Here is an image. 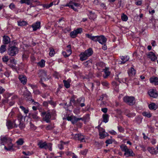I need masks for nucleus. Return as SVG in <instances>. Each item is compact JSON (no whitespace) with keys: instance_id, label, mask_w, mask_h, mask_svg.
<instances>
[{"instance_id":"42","label":"nucleus","mask_w":158,"mask_h":158,"mask_svg":"<svg viewBox=\"0 0 158 158\" xmlns=\"http://www.w3.org/2000/svg\"><path fill=\"white\" fill-rule=\"evenodd\" d=\"M19 108L24 112V113L26 114L29 112L28 109L26 108L23 106H20Z\"/></svg>"},{"instance_id":"63","label":"nucleus","mask_w":158,"mask_h":158,"mask_svg":"<svg viewBox=\"0 0 158 158\" xmlns=\"http://www.w3.org/2000/svg\"><path fill=\"white\" fill-rule=\"evenodd\" d=\"M58 147L59 148L60 150H62L64 148L63 145V144L60 143L58 145Z\"/></svg>"},{"instance_id":"2","label":"nucleus","mask_w":158,"mask_h":158,"mask_svg":"<svg viewBox=\"0 0 158 158\" xmlns=\"http://www.w3.org/2000/svg\"><path fill=\"white\" fill-rule=\"evenodd\" d=\"M69 6L76 11H77V8L78 7H80V4L78 2H76L74 1H72L67 3L66 5Z\"/></svg>"},{"instance_id":"50","label":"nucleus","mask_w":158,"mask_h":158,"mask_svg":"<svg viewBox=\"0 0 158 158\" xmlns=\"http://www.w3.org/2000/svg\"><path fill=\"white\" fill-rule=\"evenodd\" d=\"M60 28L62 29V31L65 33H66L71 30V29L69 27H67L65 29H63V27L61 26H60Z\"/></svg>"},{"instance_id":"20","label":"nucleus","mask_w":158,"mask_h":158,"mask_svg":"<svg viewBox=\"0 0 158 158\" xmlns=\"http://www.w3.org/2000/svg\"><path fill=\"white\" fill-rule=\"evenodd\" d=\"M128 73L130 76H134L136 74V71L133 67H131L128 69Z\"/></svg>"},{"instance_id":"58","label":"nucleus","mask_w":158,"mask_h":158,"mask_svg":"<svg viewBox=\"0 0 158 158\" xmlns=\"http://www.w3.org/2000/svg\"><path fill=\"white\" fill-rule=\"evenodd\" d=\"M106 143L107 144L106 145V146H107L108 144H110L112 143H113V141L111 139H109L107 140L106 141Z\"/></svg>"},{"instance_id":"11","label":"nucleus","mask_w":158,"mask_h":158,"mask_svg":"<svg viewBox=\"0 0 158 158\" xmlns=\"http://www.w3.org/2000/svg\"><path fill=\"white\" fill-rule=\"evenodd\" d=\"M148 94L150 97L153 98H156L158 96L156 90L155 89H150L149 90Z\"/></svg>"},{"instance_id":"52","label":"nucleus","mask_w":158,"mask_h":158,"mask_svg":"<svg viewBox=\"0 0 158 158\" xmlns=\"http://www.w3.org/2000/svg\"><path fill=\"white\" fill-rule=\"evenodd\" d=\"M19 127L21 129H23L25 127V125L24 124L21 122H19Z\"/></svg>"},{"instance_id":"14","label":"nucleus","mask_w":158,"mask_h":158,"mask_svg":"<svg viewBox=\"0 0 158 158\" xmlns=\"http://www.w3.org/2000/svg\"><path fill=\"white\" fill-rule=\"evenodd\" d=\"M27 95L25 94V93L24 94V95L25 96H27L28 98V100L31 101V102H34L33 104L34 105L37 104L38 106H39V104L38 102H35L34 100L32 99V96L31 95V94L29 91H27Z\"/></svg>"},{"instance_id":"19","label":"nucleus","mask_w":158,"mask_h":158,"mask_svg":"<svg viewBox=\"0 0 158 158\" xmlns=\"http://www.w3.org/2000/svg\"><path fill=\"white\" fill-rule=\"evenodd\" d=\"M150 82L154 85H158V78L156 77H152L150 78Z\"/></svg>"},{"instance_id":"45","label":"nucleus","mask_w":158,"mask_h":158,"mask_svg":"<svg viewBox=\"0 0 158 158\" xmlns=\"http://www.w3.org/2000/svg\"><path fill=\"white\" fill-rule=\"evenodd\" d=\"M77 34L74 30L73 31H72L70 33V36L71 37L73 38L76 37L77 36Z\"/></svg>"},{"instance_id":"7","label":"nucleus","mask_w":158,"mask_h":158,"mask_svg":"<svg viewBox=\"0 0 158 158\" xmlns=\"http://www.w3.org/2000/svg\"><path fill=\"white\" fill-rule=\"evenodd\" d=\"M18 48L15 46L9 47L8 49V53L11 56H13L18 53Z\"/></svg>"},{"instance_id":"49","label":"nucleus","mask_w":158,"mask_h":158,"mask_svg":"<svg viewBox=\"0 0 158 158\" xmlns=\"http://www.w3.org/2000/svg\"><path fill=\"white\" fill-rule=\"evenodd\" d=\"M117 128L118 131L120 132L123 133L124 132V129L122 126H118L117 127Z\"/></svg>"},{"instance_id":"41","label":"nucleus","mask_w":158,"mask_h":158,"mask_svg":"<svg viewBox=\"0 0 158 158\" xmlns=\"http://www.w3.org/2000/svg\"><path fill=\"white\" fill-rule=\"evenodd\" d=\"M99 135L100 136L99 138L100 139H103L105 138V137L108 136V134L107 132H103L101 134H99Z\"/></svg>"},{"instance_id":"5","label":"nucleus","mask_w":158,"mask_h":158,"mask_svg":"<svg viewBox=\"0 0 158 158\" xmlns=\"http://www.w3.org/2000/svg\"><path fill=\"white\" fill-rule=\"evenodd\" d=\"M73 138L75 140H78L80 141L81 142H85V137L81 133L71 134Z\"/></svg>"},{"instance_id":"4","label":"nucleus","mask_w":158,"mask_h":158,"mask_svg":"<svg viewBox=\"0 0 158 158\" xmlns=\"http://www.w3.org/2000/svg\"><path fill=\"white\" fill-rule=\"evenodd\" d=\"M123 100L124 102L129 105H133L135 103V98L132 96H125L123 97Z\"/></svg>"},{"instance_id":"28","label":"nucleus","mask_w":158,"mask_h":158,"mask_svg":"<svg viewBox=\"0 0 158 158\" xmlns=\"http://www.w3.org/2000/svg\"><path fill=\"white\" fill-rule=\"evenodd\" d=\"M30 115L31 117H32L35 120H38L39 118V117L38 116V113L37 112H35L32 113L30 114Z\"/></svg>"},{"instance_id":"37","label":"nucleus","mask_w":158,"mask_h":158,"mask_svg":"<svg viewBox=\"0 0 158 158\" xmlns=\"http://www.w3.org/2000/svg\"><path fill=\"white\" fill-rule=\"evenodd\" d=\"M24 143V139L23 138L19 139L16 142V143L18 145H22Z\"/></svg>"},{"instance_id":"59","label":"nucleus","mask_w":158,"mask_h":158,"mask_svg":"<svg viewBox=\"0 0 158 158\" xmlns=\"http://www.w3.org/2000/svg\"><path fill=\"white\" fill-rule=\"evenodd\" d=\"M74 30L77 34L81 33L82 31V28H77Z\"/></svg>"},{"instance_id":"31","label":"nucleus","mask_w":158,"mask_h":158,"mask_svg":"<svg viewBox=\"0 0 158 158\" xmlns=\"http://www.w3.org/2000/svg\"><path fill=\"white\" fill-rule=\"evenodd\" d=\"M148 107L151 110H156L157 108V106L154 103H152L149 104Z\"/></svg>"},{"instance_id":"38","label":"nucleus","mask_w":158,"mask_h":158,"mask_svg":"<svg viewBox=\"0 0 158 158\" xmlns=\"http://www.w3.org/2000/svg\"><path fill=\"white\" fill-rule=\"evenodd\" d=\"M20 2L21 4L25 3L27 5H29L31 3V0H21Z\"/></svg>"},{"instance_id":"40","label":"nucleus","mask_w":158,"mask_h":158,"mask_svg":"<svg viewBox=\"0 0 158 158\" xmlns=\"http://www.w3.org/2000/svg\"><path fill=\"white\" fill-rule=\"evenodd\" d=\"M96 65L97 67H100L101 68H103L105 66V64L102 62H98L96 63Z\"/></svg>"},{"instance_id":"51","label":"nucleus","mask_w":158,"mask_h":158,"mask_svg":"<svg viewBox=\"0 0 158 158\" xmlns=\"http://www.w3.org/2000/svg\"><path fill=\"white\" fill-rule=\"evenodd\" d=\"M121 19L123 21H126L128 19V17L126 15L123 14L121 16Z\"/></svg>"},{"instance_id":"6","label":"nucleus","mask_w":158,"mask_h":158,"mask_svg":"<svg viewBox=\"0 0 158 158\" xmlns=\"http://www.w3.org/2000/svg\"><path fill=\"white\" fill-rule=\"evenodd\" d=\"M41 115L43 117L44 120L47 123L50 122V119L51 118V115L50 112L48 111V112H44L41 113Z\"/></svg>"},{"instance_id":"61","label":"nucleus","mask_w":158,"mask_h":158,"mask_svg":"<svg viewBox=\"0 0 158 158\" xmlns=\"http://www.w3.org/2000/svg\"><path fill=\"white\" fill-rule=\"evenodd\" d=\"M142 3V0H138L135 2V4L136 5L140 6L141 5Z\"/></svg>"},{"instance_id":"35","label":"nucleus","mask_w":158,"mask_h":158,"mask_svg":"<svg viewBox=\"0 0 158 158\" xmlns=\"http://www.w3.org/2000/svg\"><path fill=\"white\" fill-rule=\"evenodd\" d=\"M89 119V116L88 114H87L86 116L83 117V118H77V121L82 120V121H88Z\"/></svg>"},{"instance_id":"36","label":"nucleus","mask_w":158,"mask_h":158,"mask_svg":"<svg viewBox=\"0 0 158 158\" xmlns=\"http://www.w3.org/2000/svg\"><path fill=\"white\" fill-rule=\"evenodd\" d=\"M142 114L143 116L148 118H150L152 116L149 111H144L142 113Z\"/></svg>"},{"instance_id":"16","label":"nucleus","mask_w":158,"mask_h":158,"mask_svg":"<svg viewBox=\"0 0 158 158\" xmlns=\"http://www.w3.org/2000/svg\"><path fill=\"white\" fill-rule=\"evenodd\" d=\"M147 56L149 58L151 59L152 61H155L157 58L155 54L152 52H149Z\"/></svg>"},{"instance_id":"15","label":"nucleus","mask_w":158,"mask_h":158,"mask_svg":"<svg viewBox=\"0 0 158 158\" xmlns=\"http://www.w3.org/2000/svg\"><path fill=\"white\" fill-rule=\"evenodd\" d=\"M107 39L103 35L99 36L98 42L100 44H106Z\"/></svg>"},{"instance_id":"39","label":"nucleus","mask_w":158,"mask_h":158,"mask_svg":"<svg viewBox=\"0 0 158 158\" xmlns=\"http://www.w3.org/2000/svg\"><path fill=\"white\" fill-rule=\"evenodd\" d=\"M45 61L43 59H42L41 61L37 63L38 65L41 68L44 67L45 65Z\"/></svg>"},{"instance_id":"54","label":"nucleus","mask_w":158,"mask_h":158,"mask_svg":"<svg viewBox=\"0 0 158 158\" xmlns=\"http://www.w3.org/2000/svg\"><path fill=\"white\" fill-rule=\"evenodd\" d=\"M126 115L129 118H131L135 117V114L133 113H129L127 114Z\"/></svg>"},{"instance_id":"22","label":"nucleus","mask_w":158,"mask_h":158,"mask_svg":"<svg viewBox=\"0 0 158 158\" xmlns=\"http://www.w3.org/2000/svg\"><path fill=\"white\" fill-rule=\"evenodd\" d=\"M34 31H36L37 29H40V23L39 22H37L32 26Z\"/></svg>"},{"instance_id":"21","label":"nucleus","mask_w":158,"mask_h":158,"mask_svg":"<svg viewBox=\"0 0 158 158\" xmlns=\"http://www.w3.org/2000/svg\"><path fill=\"white\" fill-rule=\"evenodd\" d=\"M38 145L39 147L41 148H44L45 149H47L48 148V145L45 142L42 143L39 142Z\"/></svg>"},{"instance_id":"10","label":"nucleus","mask_w":158,"mask_h":158,"mask_svg":"<svg viewBox=\"0 0 158 158\" xmlns=\"http://www.w3.org/2000/svg\"><path fill=\"white\" fill-rule=\"evenodd\" d=\"M0 140L1 142H4L6 143L12 142V139L8 136H1L0 137Z\"/></svg>"},{"instance_id":"12","label":"nucleus","mask_w":158,"mask_h":158,"mask_svg":"<svg viewBox=\"0 0 158 158\" xmlns=\"http://www.w3.org/2000/svg\"><path fill=\"white\" fill-rule=\"evenodd\" d=\"M66 119L69 121H70L73 124H75L78 121L77 118L73 116H68L67 117Z\"/></svg>"},{"instance_id":"60","label":"nucleus","mask_w":158,"mask_h":158,"mask_svg":"<svg viewBox=\"0 0 158 158\" xmlns=\"http://www.w3.org/2000/svg\"><path fill=\"white\" fill-rule=\"evenodd\" d=\"M70 102L73 103L75 106L77 105V101H75L73 97H72L70 99Z\"/></svg>"},{"instance_id":"25","label":"nucleus","mask_w":158,"mask_h":158,"mask_svg":"<svg viewBox=\"0 0 158 158\" xmlns=\"http://www.w3.org/2000/svg\"><path fill=\"white\" fill-rule=\"evenodd\" d=\"M86 56L84 52L81 53L79 55L80 60L82 61L86 60L88 57Z\"/></svg>"},{"instance_id":"47","label":"nucleus","mask_w":158,"mask_h":158,"mask_svg":"<svg viewBox=\"0 0 158 158\" xmlns=\"http://www.w3.org/2000/svg\"><path fill=\"white\" fill-rule=\"evenodd\" d=\"M85 100L84 98L83 97H81L77 99V104H80L81 102H84Z\"/></svg>"},{"instance_id":"27","label":"nucleus","mask_w":158,"mask_h":158,"mask_svg":"<svg viewBox=\"0 0 158 158\" xmlns=\"http://www.w3.org/2000/svg\"><path fill=\"white\" fill-rule=\"evenodd\" d=\"M10 42V39L8 36H4L3 37V42L4 44H7Z\"/></svg>"},{"instance_id":"48","label":"nucleus","mask_w":158,"mask_h":158,"mask_svg":"<svg viewBox=\"0 0 158 158\" xmlns=\"http://www.w3.org/2000/svg\"><path fill=\"white\" fill-rule=\"evenodd\" d=\"M17 118L19 122H21L23 118V116L21 114H17Z\"/></svg>"},{"instance_id":"23","label":"nucleus","mask_w":158,"mask_h":158,"mask_svg":"<svg viewBox=\"0 0 158 158\" xmlns=\"http://www.w3.org/2000/svg\"><path fill=\"white\" fill-rule=\"evenodd\" d=\"M7 147L6 146H4V148L7 151H9L13 149V144L12 142L7 143Z\"/></svg>"},{"instance_id":"53","label":"nucleus","mask_w":158,"mask_h":158,"mask_svg":"<svg viewBox=\"0 0 158 158\" xmlns=\"http://www.w3.org/2000/svg\"><path fill=\"white\" fill-rule=\"evenodd\" d=\"M88 151V149H85L84 150H82L81 151L80 153L81 154L83 155H86Z\"/></svg>"},{"instance_id":"13","label":"nucleus","mask_w":158,"mask_h":158,"mask_svg":"<svg viewBox=\"0 0 158 158\" xmlns=\"http://www.w3.org/2000/svg\"><path fill=\"white\" fill-rule=\"evenodd\" d=\"M86 36L90 39L94 41L97 42L98 41L99 35L97 36H92L91 34H85Z\"/></svg>"},{"instance_id":"30","label":"nucleus","mask_w":158,"mask_h":158,"mask_svg":"<svg viewBox=\"0 0 158 158\" xmlns=\"http://www.w3.org/2000/svg\"><path fill=\"white\" fill-rule=\"evenodd\" d=\"M147 150L152 154H156V149L153 147H148L147 148Z\"/></svg>"},{"instance_id":"24","label":"nucleus","mask_w":158,"mask_h":158,"mask_svg":"<svg viewBox=\"0 0 158 158\" xmlns=\"http://www.w3.org/2000/svg\"><path fill=\"white\" fill-rule=\"evenodd\" d=\"M122 61H120V64H123L129 59V57L128 56H122L121 57Z\"/></svg>"},{"instance_id":"44","label":"nucleus","mask_w":158,"mask_h":158,"mask_svg":"<svg viewBox=\"0 0 158 158\" xmlns=\"http://www.w3.org/2000/svg\"><path fill=\"white\" fill-rule=\"evenodd\" d=\"M107 99V95L106 94H103L101 95L99 99L100 101H102L103 100H106Z\"/></svg>"},{"instance_id":"26","label":"nucleus","mask_w":158,"mask_h":158,"mask_svg":"<svg viewBox=\"0 0 158 158\" xmlns=\"http://www.w3.org/2000/svg\"><path fill=\"white\" fill-rule=\"evenodd\" d=\"M109 69V68L107 67H106L105 69H103L105 74L103 75V76L105 78H106L110 75V72Z\"/></svg>"},{"instance_id":"9","label":"nucleus","mask_w":158,"mask_h":158,"mask_svg":"<svg viewBox=\"0 0 158 158\" xmlns=\"http://www.w3.org/2000/svg\"><path fill=\"white\" fill-rule=\"evenodd\" d=\"M115 78L116 80H118V81L121 82V81L124 83L126 81V78H124V74L119 73L117 74L115 77Z\"/></svg>"},{"instance_id":"56","label":"nucleus","mask_w":158,"mask_h":158,"mask_svg":"<svg viewBox=\"0 0 158 158\" xmlns=\"http://www.w3.org/2000/svg\"><path fill=\"white\" fill-rule=\"evenodd\" d=\"M54 127L52 125H48L46 127V129L47 130H52Z\"/></svg>"},{"instance_id":"29","label":"nucleus","mask_w":158,"mask_h":158,"mask_svg":"<svg viewBox=\"0 0 158 158\" xmlns=\"http://www.w3.org/2000/svg\"><path fill=\"white\" fill-rule=\"evenodd\" d=\"M86 56L89 57L90 56L93 54V51L92 49L91 48H89L87 50H85L84 52Z\"/></svg>"},{"instance_id":"8","label":"nucleus","mask_w":158,"mask_h":158,"mask_svg":"<svg viewBox=\"0 0 158 158\" xmlns=\"http://www.w3.org/2000/svg\"><path fill=\"white\" fill-rule=\"evenodd\" d=\"M16 119L14 120L13 122L10 120H7L6 123V126H7L8 129H11L13 127L16 128L17 127L18 125L16 123Z\"/></svg>"},{"instance_id":"57","label":"nucleus","mask_w":158,"mask_h":158,"mask_svg":"<svg viewBox=\"0 0 158 158\" xmlns=\"http://www.w3.org/2000/svg\"><path fill=\"white\" fill-rule=\"evenodd\" d=\"M91 63L92 60H90L84 62L83 64L86 67L89 65V64H91Z\"/></svg>"},{"instance_id":"62","label":"nucleus","mask_w":158,"mask_h":158,"mask_svg":"<svg viewBox=\"0 0 158 158\" xmlns=\"http://www.w3.org/2000/svg\"><path fill=\"white\" fill-rule=\"evenodd\" d=\"M9 7L12 10L13 9L15 8V5L13 3H11L9 6Z\"/></svg>"},{"instance_id":"3","label":"nucleus","mask_w":158,"mask_h":158,"mask_svg":"<svg viewBox=\"0 0 158 158\" xmlns=\"http://www.w3.org/2000/svg\"><path fill=\"white\" fill-rule=\"evenodd\" d=\"M38 75L39 76L41 77V80L44 81L49 79L51 77L47 73V72L43 70H41L39 71Z\"/></svg>"},{"instance_id":"33","label":"nucleus","mask_w":158,"mask_h":158,"mask_svg":"<svg viewBox=\"0 0 158 158\" xmlns=\"http://www.w3.org/2000/svg\"><path fill=\"white\" fill-rule=\"evenodd\" d=\"M27 24V23L24 21L20 20L18 21V25L19 26H23L26 25Z\"/></svg>"},{"instance_id":"34","label":"nucleus","mask_w":158,"mask_h":158,"mask_svg":"<svg viewBox=\"0 0 158 158\" xmlns=\"http://www.w3.org/2000/svg\"><path fill=\"white\" fill-rule=\"evenodd\" d=\"M63 82L64 83V86L66 88H69L70 86V81L68 80H64Z\"/></svg>"},{"instance_id":"46","label":"nucleus","mask_w":158,"mask_h":158,"mask_svg":"<svg viewBox=\"0 0 158 158\" xmlns=\"http://www.w3.org/2000/svg\"><path fill=\"white\" fill-rule=\"evenodd\" d=\"M50 50L49 55L51 56H54L55 54V52L53 49L52 48H50Z\"/></svg>"},{"instance_id":"1","label":"nucleus","mask_w":158,"mask_h":158,"mask_svg":"<svg viewBox=\"0 0 158 158\" xmlns=\"http://www.w3.org/2000/svg\"><path fill=\"white\" fill-rule=\"evenodd\" d=\"M121 150L124 152V155L127 157L133 156L135 153L131 149H128L127 146L125 144H122L120 146Z\"/></svg>"},{"instance_id":"18","label":"nucleus","mask_w":158,"mask_h":158,"mask_svg":"<svg viewBox=\"0 0 158 158\" xmlns=\"http://www.w3.org/2000/svg\"><path fill=\"white\" fill-rule=\"evenodd\" d=\"M16 64V62L15 59L13 58H12V59L10 60V63L8 64V65L12 69H15Z\"/></svg>"},{"instance_id":"17","label":"nucleus","mask_w":158,"mask_h":158,"mask_svg":"<svg viewBox=\"0 0 158 158\" xmlns=\"http://www.w3.org/2000/svg\"><path fill=\"white\" fill-rule=\"evenodd\" d=\"M19 78L22 83L23 85H25L27 82V79L26 76L24 75H20L19 77Z\"/></svg>"},{"instance_id":"32","label":"nucleus","mask_w":158,"mask_h":158,"mask_svg":"<svg viewBox=\"0 0 158 158\" xmlns=\"http://www.w3.org/2000/svg\"><path fill=\"white\" fill-rule=\"evenodd\" d=\"M102 118L103 122L105 123H107L108 121L109 116L107 114H103L102 115Z\"/></svg>"},{"instance_id":"55","label":"nucleus","mask_w":158,"mask_h":158,"mask_svg":"<svg viewBox=\"0 0 158 158\" xmlns=\"http://www.w3.org/2000/svg\"><path fill=\"white\" fill-rule=\"evenodd\" d=\"M2 59L3 62L6 63V64H7V62L9 60V58L8 56H4L2 58Z\"/></svg>"},{"instance_id":"43","label":"nucleus","mask_w":158,"mask_h":158,"mask_svg":"<svg viewBox=\"0 0 158 158\" xmlns=\"http://www.w3.org/2000/svg\"><path fill=\"white\" fill-rule=\"evenodd\" d=\"M6 51V46L4 45H2L0 48V52L2 53Z\"/></svg>"},{"instance_id":"64","label":"nucleus","mask_w":158,"mask_h":158,"mask_svg":"<svg viewBox=\"0 0 158 158\" xmlns=\"http://www.w3.org/2000/svg\"><path fill=\"white\" fill-rule=\"evenodd\" d=\"M109 133L112 135H116L117 134L116 132L114 130H111V131H109Z\"/></svg>"}]
</instances>
